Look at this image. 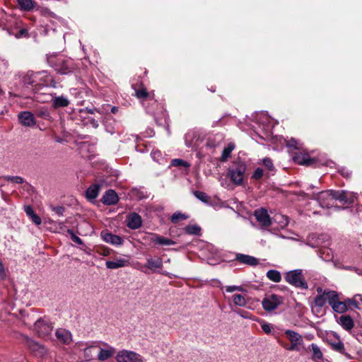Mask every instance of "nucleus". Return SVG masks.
Listing matches in <instances>:
<instances>
[{"mask_svg":"<svg viewBox=\"0 0 362 362\" xmlns=\"http://www.w3.org/2000/svg\"><path fill=\"white\" fill-rule=\"evenodd\" d=\"M246 168V164L244 162H235L228 169V177L235 185H242Z\"/></svg>","mask_w":362,"mask_h":362,"instance_id":"nucleus-1","label":"nucleus"},{"mask_svg":"<svg viewBox=\"0 0 362 362\" xmlns=\"http://www.w3.org/2000/svg\"><path fill=\"white\" fill-rule=\"evenodd\" d=\"M285 280L295 287L308 288V284L304 279L302 269H294L288 272L285 274Z\"/></svg>","mask_w":362,"mask_h":362,"instance_id":"nucleus-2","label":"nucleus"},{"mask_svg":"<svg viewBox=\"0 0 362 362\" xmlns=\"http://www.w3.org/2000/svg\"><path fill=\"white\" fill-rule=\"evenodd\" d=\"M284 298L276 294H267L262 301V305L264 310L271 312L284 303Z\"/></svg>","mask_w":362,"mask_h":362,"instance_id":"nucleus-3","label":"nucleus"},{"mask_svg":"<svg viewBox=\"0 0 362 362\" xmlns=\"http://www.w3.org/2000/svg\"><path fill=\"white\" fill-rule=\"evenodd\" d=\"M117 362H145L143 356L140 354L129 350H121L117 353Z\"/></svg>","mask_w":362,"mask_h":362,"instance_id":"nucleus-4","label":"nucleus"},{"mask_svg":"<svg viewBox=\"0 0 362 362\" xmlns=\"http://www.w3.org/2000/svg\"><path fill=\"white\" fill-rule=\"evenodd\" d=\"M335 191L327 190L319 192L316 194L315 199L319 202V204L323 208H331L334 206L337 200L334 196Z\"/></svg>","mask_w":362,"mask_h":362,"instance_id":"nucleus-5","label":"nucleus"},{"mask_svg":"<svg viewBox=\"0 0 362 362\" xmlns=\"http://www.w3.org/2000/svg\"><path fill=\"white\" fill-rule=\"evenodd\" d=\"M49 62L54 67L56 71L62 74H66L71 71V62L70 60H65L62 57H59L56 62H54L53 59H50Z\"/></svg>","mask_w":362,"mask_h":362,"instance_id":"nucleus-6","label":"nucleus"},{"mask_svg":"<svg viewBox=\"0 0 362 362\" xmlns=\"http://www.w3.org/2000/svg\"><path fill=\"white\" fill-rule=\"evenodd\" d=\"M285 334L291 342V346L287 347L286 349L289 351H299L298 345L303 343L302 336L291 329L286 330Z\"/></svg>","mask_w":362,"mask_h":362,"instance_id":"nucleus-7","label":"nucleus"},{"mask_svg":"<svg viewBox=\"0 0 362 362\" xmlns=\"http://www.w3.org/2000/svg\"><path fill=\"white\" fill-rule=\"evenodd\" d=\"M129 259L130 256L129 255H123L122 257H115L113 260L106 261L105 266L110 269L127 267L129 265Z\"/></svg>","mask_w":362,"mask_h":362,"instance_id":"nucleus-8","label":"nucleus"},{"mask_svg":"<svg viewBox=\"0 0 362 362\" xmlns=\"http://www.w3.org/2000/svg\"><path fill=\"white\" fill-rule=\"evenodd\" d=\"M35 329L40 337H47L52 332L53 326L47 320H38L35 323Z\"/></svg>","mask_w":362,"mask_h":362,"instance_id":"nucleus-9","label":"nucleus"},{"mask_svg":"<svg viewBox=\"0 0 362 362\" xmlns=\"http://www.w3.org/2000/svg\"><path fill=\"white\" fill-rule=\"evenodd\" d=\"M337 200L339 201L343 204H350L355 202L357 199V194L352 192L341 190V191H335V194H334Z\"/></svg>","mask_w":362,"mask_h":362,"instance_id":"nucleus-10","label":"nucleus"},{"mask_svg":"<svg viewBox=\"0 0 362 362\" xmlns=\"http://www.w3.org/2000/svg\"><path fill=\"white\" fill-rule=\"evenodd\" d=\"M40 75H43L45 76H47V73L45 71H42L40 72H33L28 71L23 78V81L25 84H30L34 86H38V84L40 83L37 78L40 76Z\"/></svg>","mask_w":362,"mask_h":362,"instance_id":"nucleus-11","label":"nucleus"},{"mask_svg":"<svg viewBox=\"0 0 362 362\" xmlns=\"http://www.w3.org/2000/svg\"><path fill=\"white\" fill-rule=\"evenodd\" d=\"M103 347H99L98 359L99 361H106L111 358L115 354V349L107 343H103Z\"/></svg>","mask_w":362,"mask_h":362,"instance_id":"nucleus-12","label":"nucleus"},{"mask_svg":"<svg viewBox=\"0 0 362 362\" xmlns=\"http://www.w3.org/2000/svg\"><path fill=\"white\" fill-rule=\"evenodd\" d=\"M18 120L25 127H33L36 123L34 115L29 111L20 112L18 114Z\"/></svg>","mask_w":362,"mask_h":362,"instance_id":"nucleus-13","label":"nucleus"},{"mask_svg":"<svg viewBox=\"0 0 362 362\" xmlns=\"http://www.w3.org/2000/svg\"><path fill=\"white\" fill-rule=\"evenodd\" d=\"M100 235L105 242L112 245H122L124 242L123 239L120 236L114 235L107 231H102Z\"/></svg>","mask_w":362,"mask_h":362,"instance_id":"nucleus-14","label":"nucleus"},{"mask_svg":"<svg viewBox=\"0 0 362 362\" xmlns=\"http://www.w3.org/2000/svg\"><path fill=\"white\" fill-rule=\"evenodd\" d=\"M257 221L263 226H269L272 224V220L264 209H257L254 214Z\"/></svg>","mask_w":362,"mask_h":362,"instance_id":"nucleus-15","label":"nucleus"},{"mask_svg":"<svg viewBox=\"0 0 362 362\" xmlns=\"http://www.w3.org/2000/svg\"><path fill=\"white\" fill-rule=\"evenodd\" d=\"M293 160L296 163L303 165H311L315 162V160L311 158L308 154L302 153H296L293 156Z\"/></svg>","mask_w":362,"mask_h":362,"instance_id":"nucleus-16","label":"nucleus"},{"mask_svg":"<svg viewBox=\"0 0 362 362\" xmlns=\"http://www.w3.org/2000/svg\"><path fill=\"white\" fill-rule=\"evenodd\" d=\"M327 343L331 346L332 350L344 355L348 358H351L350 355L345 351L344 343L339 339H337L335 341L329 339Z\"/></svg>","mask_w":362,"mask_h":362,"instance_id":"nucleus-17","label":"nucleus"},{"mask_svg":"<svg viewBox=\"0 0 362 362\" xmlns=\"http://www.w3.org/2000/svg\"><path fill=\"white\" fill-rule=\"evenodd\" d=\"M148 240L151 243H154L160 245H173L175 244V243L171 239L162 237L156 233L151 234L148 236Z\"/></svg>","mask_w":362,"mask_h":362,"instance_id":"nucleus-18","label":"nucleus"},{"mask_svg":"<svg viewBox=\"0 0 362 362\" xmlns=\"http://www.w3.org/2000/svg\"><path fill=\"white\" fill-rule=\"evenodd\" d=\"M55 334L57 339L64 344H69L72 341L71 333L67 329H58Z\"/></svg>","mask_w":362,"mask_h":362,"instance_id":"nucleus-19","label":"nucleus"},{"mask_svg":"<svg viewBox=\"0 0 362 362\" xmlns=\"http://www.w3.org/2000/svg\"><path fill=\"white\" fill-rule=\"evenodd\" d=\"M142 221L141 216L136 214H131L127 220V226L131 229H138L141 226Z\"/></svg>","mask_w":362,"mask_h":362,"instance_id":"nucleus-20","label":"nucleus"},{"mask_svg":"<svg viewBox=\"0 0 362 362\" xmlns=\"http://www.w3.org/2000/svg\"><path fill=\"white\" fill-rule=\"evenodd\" d=\"M337 321L346 331H351L354 327V320L349 315H341Z\"/></svg>","mask_w":362,"mask_h":362,"instance_id":"nucleus-21","label":"nucleus"},{"mask_svg":"<svg viewBox=\"0 0 362 362\" xmlns=\"http://www.w3.org/2000/svg\"><path fill=\"white\" fill-rule=\"evenodd\" d=\"M118 197L112 189L107 190L103 197L102 202L106 205H112L117 202Z\"/></svg>","mask_w":362,"mask_h":362,"instance_id":"nucleus-22","label":"nucleus"},{"mask_svg":"<svg viewBox=\"0 0 362 362\" xmlns=\"http://www.w3.org/2000/svg\"><path fill=\"white\" fill-rule=\"evenodd\" d=\"M146 268L152 272H155L158 269H161L163 267V260L160 257L157 258H148L145 266Z\"/></svg>","mask_w":362,"mask_h":362,"instance_id":"nucleus-23","label":"nucleus"},{"mask_svg":"<svg viewBox=\"0 0 362 362\" xmlns=\"http://www.w3.org/2000/svg\"><path fill=\"white\" fill-rule=\"evenodd\" d=\"M236 259L243 264L250 266H255L258 264V260L255 257L247 255L237 254Z\"/></svg>","mask_w":362,"mask_h":362,"instance_id":"nucleus-24","label":"nucleus"},{"mask_svg":"<svg viewBox=\"0 0 362 362\" xmlns=\"http://www.w3.org/2000/svg\"><path fill=\"white\" fill-rule=\"evenodd\" d=\"M52 101V105L54 108L67 107L69 104V100L64 96L54 97Z\"/></svg>","mask_w":362,"mask_h":362,"instance_id":"nucleus-25","label":"nucleus"},{"mask_svg":"<svg viewBox=\"0 0 362 362\" xmlns=\"http://www.w3.org/2000/svg\"><path fill=\"white\" fill-rule=\"evenodd\" d=\"M347 303H348V302L346 303V302L339 301L338 299L334 303H333V304L331 305V307L334 312L338 313H344L348 310Z\"/></svg>","mask_w":362,"mask_h":362,"instance_id":"nucleus-26","label":"nucleus"},{"mask_svg":"<svg viewBox=\"0 0 362 362\" xmlns=\"http://www.w3.org/2000/svg\"><path fill=\"white\" fill-rule=\"evenodd\" d=\"M311 351L313 353L312 358L313 360L317 361L318 360H321L323 358V354L320 349V348L316 344H310Z\"/></svg>","mask_w":362,"mask_h":362,"instance_id":"nucleus-27","label":"nucleus"},{"mask_svg":"<svg viewBox=\"0 0 362 362\" xmlns=\"http://www.w3.org/2000/svg\"><path fill=\"white\" fill-rule=\"evenodd\" d=\"M99 185H93L90 186L86 191V197L89 200H93L95 199L99 192Z\"/></svg>","mask_w":362,"mask_h":362,"instance_id":"nucleus-28","label":"nucleus"},{"mask_svg":"<svg viewBox=\"0 0 362 362\" xmlns=\"http://www.w3.org/2000/svg\"><path fill=\"white\" fill-rule=\"evenodd\" d=\"M267 277L275 282V283H279L281 281V273L277 271V270H275V269H270L267 272Z\"/></svg>","mask_w":362,"mask_h":362,"instance_id":"nucleus-29","label":"nucleus"},{"mask_svg":"<svg viewBox=\"0 0 362 362\" xmlns=\"http://www.w3.org/2000/svg\"><path fill=\"white\" fill-rule=\"evenodd\" d=\"M21 10L30 11L33 8L35 1L33 0H17Z\"/></svg>","mask_w":362,"mask_h":362,"instance_id":"nucleus-30","label":"nucleus"},{"mask_svg":"<svg viewBox=\"0 0 362 362\" xmlns=\"http://www.w3.org/2000/svg\"><path fill=\"white\" fill-rule=\"evenodd\" d=\"M96 345H90L84 349V358L86 361H90L94 358L95 350L97 349Z\"/></svg>","mask_w":362,"mask_h":362,"instance_id":"nucleus-31","label":"nucleus"},{"mask_svg":"<svg viewBox=\"0 0 362 362\" xmlns=\"http://www.w3.org/2000/svg\"><path fill=\"white\" fill-rule=\"evenodd\" d=\"M324 293L327 302H328L330 305L339 299L338 293L334 291H325Z\"/></svg>","mask_w":362,"mask_h":362,"instance_id":"nucleus-32","label":"nucleus"},{"mask_svg":"<svg viewBox=\"0 0 362 362\" xmlns=\"http://www.w3.org/2000/svg\"><path fill=\"white\" fill-rule=\"evenodd\" d=\"M347 302L349 305H354L355 308L362 309V295H356L352 299H348Z\"/></svg>","mask_w":362,"mask_h":362,"instance_id":"nucleus-33","label":"nucleus"},{"mask_svg":"<svg viewBox=\"0 0 362 362\" xmlns=\"http://www.w3.org/2000/svg\"><path fill=\"white\" fill-rule=\"evenodd\" d=\"M232 300L235 305L240 307H245L247 304L245 296L241 294H234L232 296Z\"/></svg>","mask_w":362,"mask_h":362,"instance_id":"nucleus-34","label":"nucleus"},{"mask_svg":"<svg viewBox=\"0 0 362 362\" xmlns=\"http://www.w3.org/2000/svg\"><path fill=\"white\" fill-rule=\"evenodd\" d=\"M274 221L279 224V227L284 228L288 223V217L281 214H276L274 217Z\"/></svg>","mask_w":362,"mask_h":362,"instance_id":"nucleus-35","label":"nucleus"},{"mask_svg":"<svg viewBox=\"0 0 362 362\" xmlns=\"http://www.w3.org/2000/svg\"><path fill=\"white\" fill-rule=\"evenodd\" d=\"M235 148V145L232 143L228 144V146L224 148L222 152V160H226L230 156L232 151Z\"/></svg>","mask_w":362,"mask_h":362,"instance_id":"nucleus-36","label":"nucleus"},{"mask_svg":"<svg viewBox=\"0 0 362 362\" xmlns=\"http://www.w3.org/2000/svg\"><path fill=\"white\" fill-rule=\"evenodd\" d=\"M185 230L190 235H198L201 231V228L197 225H189L185 228Z\"/></svg>","mask_w":362,"mask_h":362,"instance_id":"nucleus-37","label":"nucleus"},{"mask_svg":"<svg viewBox=\"0 0 362 362\" xmlns=\"http://www.w3.org/2000/svg\"><path fill=\"white\" fill-rule=\"evenodd\" d=\"M286 146L294 149H300L302 148V144L293 138H291L286 141Z\"/></svg>","mask_w":362,"mask_h":362,"instance_id":"nucleus-38","label":"nucleus"},{"mask_svg":"<svg viewBox=\"0 0 362 362\" xmlns=\"http://www.w3.org/2000/svg\"><path fill=\"white\" fill-rule=\"evenodd\" d=\"M326 302V297L325 296L324 292L320 295H317L314 300L315 305L320 308L324 306Z\"/></svg>","mask_w":362,"mask_h":362,"instance_id":"nucleus-39","label":"nucleus"},{"mask_svg":"<svg viewBox=\"0 0 362 362\" xmlns=\"http://www.w3.org/2000/svg\"><path fill=\"white\" fill-rule=\"evenodd\" d=\"M194 196L200 201L204 203H209V197L204 192L195 191L194 192Z\"/></svg>","mask_w":362,"mask_h":362,"instance_id":"nucleus-40","label":"nucleus"},{"mask_svg":"<svg viewBox=\"0 0 362 362\" xmlns=\"http://www.w3.org/2000/svg\"><path fill=\"white\" fill-rule=\"evenodd\" d=\"M171 165L173 166H183L186 168L190 166L189 163H188L187 161L179 158L173 159L171 160Z\"/></svg>","mask_w":362,"mask_h":362,"instance_id":"nucleus-41","label":"nucleus"},{"mask_svg":"<svg viewBox=\"0 0 362 362\" xmlns=\"http://www.w3.org/2000/svg\"><path fill=\"white\" fill-rule=\"evenodd\" d=\"M26 344L27 346L32 350V351H37L41 348V346L38 344L37 342L33 341V339L30 338H26Z\"/></svg>","mask_w":362,"mask_h":362,"instance_id":"nucleus-42","label":"nucleus"},{"mask_svg":"<svg viewBox=\"0 0 362 362\" xmlns=\"http://www.w3.org/2000/svg\"><path fill=\"white\" fill-rule=\"evenodd\" d=\"M37 81L40 83L38 84V86H48L49 82L52 81V77L48 74H47V76L40 75V76L37 78Z\"/></svg>","mask_w":362,"mask_h":362,"instance_id":"nucleus-43","label":"nucleus"},{"mask_svg":"<svg viewBox=\"0 0 362 362\" xmlns=\"http://www.w3.org/2000/svg\"><path fill=\"white\" fill-rule=\"evenodd\" d=\"M4 179L5 180L17 183V184H22L24 182V180L23 177L20 176H4Z\"/></svg>","mask_w":362,"mask_h":362,"instance_id":"nucleus-44","label":"nucleus"},{"mask_svg":"<svg viewBox=\"0 0 362 362\" xmlns=\"http://www.w3.org/2000/svg\"><path fill=\"white\" fill-rule=\"evenodd\" d=\"M187 218V216H186L185 214H182L180 212H176L175 214H173V215L171 217V221L173 223H177L179 220L180 219H186Z\"/></svg>","mask_w":362,"mask_h":362,"instance_id":"nucleus-45","label":"nucleus"},{"mask_svg":"<svg viewBox=\"0 0 362 362\" xmlns=\"http://www.w3.org/2000/svg\"><path fill=\"white\" fill-rule=\"evenodd\" d=\"M136 95L138 98H146L148 97V93L146 89L141 88L136 91Z\"/></svg>","mask_w":362,"mask_h":362,"instance_id":"nucleus-46","label":"nucleus"},{"mask_svg":"<svg viewBox=\"0 0 362 362\" xmlns=\"http://www.w3.org/2000/svg\"><path fill=\"white\" fill-rule=\"evenodd\" d=\"M67 233L71 235V238L74 243L79 245L83 244L82 240L79 237L76 236L72 230L68 229Z\"/></svg>","mask_w":362,"mask_h":362,"instance_id":"nucleus-47","label":"nucleus"},{"mask_svg":"<svg viewBox=\"0 0 362 362\" xmlns=\"http://www.w3.org/2000/svg\"><path fill=\"white\" fill-rule=\"evenodd\" d=\"M262 163L269 170H273L274 165L272 159L265 158L262 160Z\"/></svg>","mask_w":362,"mask_h":362,"instance_id":"nucleus-48","label":"nucleus"},{"mask_svg":"<svg viewBox=\"0 0 362 362\" xmlns=\"http://www.w3.org/2000/svg\"><path fill=\"white\" fill-rule=\"evenodd\" d=\"M226 291L228 293H232L234 291H243V288L240 286H227L225 287Z\"/></svg>","mask_w":362,"mask_h":362,"instance_id":"nucleus-49","label":"nucleus"},{"mask_svg":"<svg viewBox=\"0 0 362 362\" xmlns=\"http://www.w3.org/2000/svg\"><path fill=\"white\" fill-rule=\"evenodd\" d=\"M152 158L157 161L158 163H160V160L162 159V155L160 151L158 150H155L151 152Z\"/></svg>","mask_w":362,"mask_h":362,"instance_id":"nucleus-50","label":"nucleus"},{"mask_svg":"<svg viewBox=\"0 0 362 362\" xmlns=\"http://www.w3.org/2000/svg\"><path fill=\"white\" fill-rule=\"evenodd\" d=\"M263 176V170L260 168H257L255 171L252 176V178L254 180H259Z\"/></svg>","mask_w":362,"mask_h":362,"instance_id":"nucleus-51","label":"nucleus"},{"mask_svg":"<svg viewBox=\"0 0 362 362\" xmlns=\"http://www.w3.org/2000/svg\"><path fill=\"white\" fill-rule=\"evenodd\" d=\"M262 329L266 333L269 334L272 332V325L267 322H263L261 325Z\"/></svg>","mask_w":362,"mask_h":362,"instance_id":"nucleus-52","label":"nucleus"},{"mask_svg":"<svg viewBox=\"0 0 362 362\" xmlns=\"http://www.w3.org/2000/svg\"><path fill=\"white\" fill-rule=\"evenodd\" d=\"M37 115L43 119H49L50 117L49 112L47 110L39 111Z\"/></svg>","mask_w":362,"mask_h":362,"instance_id":"nucleus-53","label":"nucleus"},{"mask_svg":"<svg viewBox=\"0 0 362 362\" xmlns=\"http://www.w3.org/2000/svg\"><path fill=\"white\" fill-rule=\"evenodd\" d=\"M30 219L32 220V221L37 226H39L42 223V221H41V218L39 216H37L36 214H35L34 215H33L31 217H30Z\"/></svg>","mask_w":362,"mask_h":362,"instance_id":"nucleus-54","label":"nucleus"},{"mask_svg":"<svg viewBox=\"0 0 362 362\" xmlns=\"http://www.w3.org/2000/svg\"><path fill=\"white\" fill-rule=\"evenodd\" d=\"M25 212L30 218L35 214V212L30 206H25Z\"/></svg>","mask_w":362,"mask_h":362,"instance_id":"nucleus-55","label":"nucleus"},{"mask_svg":"<svg viewBox=\"0 0 362 362\" xmlns=\"http://www.w3.org/2000/svg\"><path fill=\"white\" fill-rule=\"evenodd\" d=\"M52 210L58 215V216H62L63 213L64 211V209L62 206H57L54 207Z\"/></svg>","mask_w":362,"mask_h":362,"instance_id":"nucleus-56","label":"nucleus"},{"mask_svg":"<svg viewBox=\"0 0 362 362\" xmlns=\"http://www.w3.org/2000/svg\"><path fill=\"white\" fill-rule=\"evenodd\" d=\"M43 14L48 17L56 18V15L48 9H44Z\"/></svg>","mask_w":362,"mask_h":362,"instance_id":"nucleus-57","label":"nucleus"},{"mask_svg":"<svg viewBox=\"0 0 362 362\" xmlns=\"http://www.w3.org/2000/svg\"><path fill=\"white\" fill-rule=\"evenodd\" d=\"M6 276V274H5V269L4 268V266L1 263V262L0 261V278L1 279H4Z\"/></svg>","mask_w":362,"mask_h":362,"instance_id":"nucleus-58","label":"nucleus"},{"mask_svg":"<svg viewBox=\"0 0 362 362\" xmlns=\"http://www.w3.org/2000/svg\"><path fill=\"white\" fill-rule=\"evenodd\" d=\"M26 36H28V31H27L26 29H21L19 31L18 35H17L18 37H26Z\"/></svg>","mask_w":362,"mask_h":362,"instance_id":"nucleus-59","label":"nucleus"},{"mask_svg":"<svg viewBox=\"0 0 362 362\" xmlns=\"http://www.w3.org/2000/svg\"><path fill=\"white\" fill-rule=\"evenodd\" d=\"M111 250L109 248H103L102 251L100 252L103 256H107L110 254Z\"/></svg>","mask_w":362,"mask_h":362,"instance_id":"nucleus-60","label":"nucleus"},{"mask_svg":"<svg viewBox=\"0 0 362 362\" xmlns=\"http://www.w3.org/2000/svg\"><path fill=\"white\" fill-rule=\"evenodd\" d=\"M90 122L93 127L97 128L98 127V122L97 120H95L94 119H91Z\"/></svg>","mask_w":362,"mask_h":362,"instance_id":"nucleus-61","label":"nucleus"},{"mask_svg":"<svg viewBox=\"0 0 362 362\" xmlns=\"http://www.w3.org/2000/svg\"><path fill=\"white\" fill-rule=\"evenodd\" d=\"M86 111L88 112V113H90V114H94L95 112L97 111V109L95 108V109H88V108H86Z\"/></svg>","mask_w":362,"mask_h":362,"instance_id":"nucleus-62","label":"nucleus"},{"mask_svg":"<svg viewBox=\"0 0 362 362\" xmlns=\"http://www.w3.org/2000/svg\"><path fill=\"white\" fill-rule=\"evenodd\" d=\"M117 111H118L117 107H116V106L112 107V108H111L112 113L115 114Z\"/></svg>","mask_w":362,"mask_h":362,"instance_id":"nucleus-63","label":"nucleus"},{"mask_svg":"<svg viewBox=\"0 0 362 362\" xmlns=\"http://www.w3.org/2000/svg\"><path fill=\"white\" fill-rule=\"evenodd\" d=\"M87 148V145L86 144H83L81 147V153L84 155V151Z\"/></svg>","mask_w":362,"mask_h":362,"instance_id":"nucleus-64","label":"nucleus"}]
</instances>
